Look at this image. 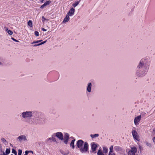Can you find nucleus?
Instances as JSON below:
<instances>
[{
	"instance_id": "f257e3e1",
	"label": "nucleus",
	"mask_w": 155,
	"mask_h": 155,
	"mask_svg": "<svg viewBox=\"0 0 155 155\" xmlns=\"http://www.w3.org/2000/svg\"><path fill=\"white\" fill-rule=\"evenodd\" d=\"M150 61L148 60L142 59L140 61L137 67L136 74L138 77H142L147 73L149 67Z\"/></svg>"
},
{
	"instance_id": "f03ea898",
	"label": "nucleus",
	"mask_w": 155,
	"mask_h": 155,
	"mask_svg": "<svg viewBox=\"0 0 155 155\" xmlns=\"http://www.w3.org/2000/svg\"><path fill=\"white\" fill-rule=\"evenodd\" d=\"M76 145L81 153H86L88 151V143L87 142H84L82 140H78L77 142Z\"/></svg>"
},
{
	"instance_id": "7ed1b4c3",
	"label": "nucleus",
	"mask_w": 155,
	"mask_h": 155,
	"mask_svg": "<svg viewBox=\"0 0 155 155\" xmlns=\"http://www.w3.org/2000/svg\"><path fill=\"white\" fill-rule=\"evenodd\" d=\"M76 145L81 153H86L88 151V143L87 142H84L82 140H78L77 142Z\"/></svg>"
},
{
	"instance_id": "20e7f679",
	"label": "nucleus",
	"mask_w": 155,
	"mask_h": 155,
	"mask_svg": "<svg viewBox=\"0 0 155 155\" xmlns=\"http://www.w3.org/2000/svg\"><path fill=\"white\" fill-rule=\"evenodd\" d=\"M53 136L57 137L60 140L63 141L65 144H67L68 142L69 138V135L67 133H64V136L63 134L61 132H58L54 133Z\"/></svg>"
},
{
	"instance_id": "39448f33",
	"label": "nucleus",
	"mask_w": 155,
	"mask_h": 155,
	"mask_svg": "<svg viewBox=\"0 0 155 155\" xmlns=\"http://www.w3.org/2000/svg\"><path fill=\"white\" fill-rule=\"evenodd\" d=\"M40 116V113L35 112L33 115V117L29 120L28 123L32 125L37 124L39 121Z\"/></svg>"
},
{
	"instance_id": "423d86ee",
	"label": "nucleus",
	"mask_w": 155,
	"mask_h": 155,
	"mask_svg": "<svg viewBox=\"0 0 155 155\" xmlns=\"http://www.w3.org/2000/svg\"><path fill=\"white\" fill-rule=\"evenodd\" d=\"M35 112L31 111H24L21 113V116L24 119L31 118Z\"/></svg>"
},
{
	"instance_id": "0eeeda50",
	"label": "nucleus",
	"mask_w": 155,
	"mask_h": 155,
	"mask_svg": "<svg viewBox=\"0 0 155 155\" xmlns=\"http://www.w3.org/2000/svg\"><path fill=\"white\" fill-rule=\"evenodd\" d=\"M132 134L133 138L135 140L137 141H139L140 140L138 134L136 130H132Z\"/></svg>"
},
{
	"instance_id": "6e6552de",
	"label": "nucleus",
	"mask_w": 155,
	"mask_h": 155,
	"mask_svg": "<svg viewBox=\"0 0 155 155\" xmlns=\"http://www.w3.org/2000/svg\"><path fill=\"white\" fill-rule=\"evenodd\" d=\"M137 149L136 147H131L128 153V155H136L135 154L137 153Z\"/></svg>"
},
{
	"instance_id": "1a4fd4ad",
	"label": "nucleus",
	"mask_w": 155,
	"mask_h": 155,
	"mask_svg": "<svg viewBox=\"0 0 155 155\" xmlns=\"http://www.w3.org/2000/svg\"><path fill=\"white\" fill-rule=\"evenodd\" d=\"M17 139L20 142L23 141H27V140L26 136L24 135H21L17 137Z\"/></svg>"
},
{
	"instance_id": "9d476101",
	"label": "nucleus",
	"mask_w": 155,
	"mask_h": 155,
	"mask_svg": "<svg viewBox=\"0 0 155 155\" xmlns=\"http://www.w3.org/2000/svg\"><path fill=\"white\" fill-rule=\"evenodd\" d=\"M92 84L91 83H88L86 87V92L91 93V92Z\"/></svg>"
},
{
	"instance_id": "9b49d317",
	"label": "nucleus",
	"mask_w": 155,
	"mask_h": 155,
	"mask_svg": "<svg viewBox=\"0 0 155 155\" xmlns=\"http://www.w3.org/2000/svg\"><path fill=\"white\" fill-rule=\"evenodd\" d=\"M91 149L92 152H94L95 151L97 147V145L96 143L94 142H92L91 144Z\"/></svg>"
},
{
	"instance_id": "f8f14e48",
	"label": "nucleus",
	"mask_w": 155,
	"mask_h": 155,
	"mask_svg": "<svg viewBox=\"0 0 155 155\" xmlns=\"http://www.w3.org/2000/svg\"><path fill=\"white\" fill-rule=\"evenodd\" d=\"M141 118V116L139 115L135 117L134 119V124L137 125L139 124V122L140 121Z\"/></svg>"
},
{
	"instance_id": "ddd939ff",
	"label": "nucleus",
	"mask_w": 155,
	"mask_h": 155,
	"mask_svg": "<svg viewBox=\"0 0 155 155\" xmlns=\"http://www.w3.org/2000/svg\"><path fill=\"white\" fill-rule=\"evenodd\" d=\"M51 2V1H46L44 4L42 5L40 7V8L41 9H43L45 7V6L47 5H49Z\"/></svg>"
},
{
	"instance_id": "4468645a",
	"label": "nucleus",
	"mask_w": 155,
	"mask_h": 155,
	"mask_svg": "<svg viewBox=\"0 0 155 155\" xmlns=\"http://www.w3.org/2000/svg\"><path fill=\"white\" fill-rule=\"evenodd\" d=\"M75 9L73 8H71L68 13V15L70 16H72L74 14Z\"/></svg>"
},
{
	"instance_id": "2eb2a0df",
	"label": "nucleus",
	"mask_w": 155,
	"mask_h": 155,
	"mask_svg": "<svg viewBox=\"0 0 155 155\" xmlns=\"http://www.w3.org/2000/svg\"><path fill=\"white\" fill-rule=\"evenodd\" d=\"M60 152L63 155H67L69 153V151L68 150H60Z\"/></svg>"
},
{
	"instance_id": "dca6fc26",
	"label": "nucleus",
	"mask_w": 155,
	"mask_h": 155,
	"mask_svg": "<svg viewBox=\"0 0 155 155\" xmlns=\"http://www.w3.org/2000/svg\"><path fill=\"white\" fill-rule=\"evenodd\" d=\"M69 16L68 15H66V16L64 18V20L63 21V23H66V22L68 21L69 20V19H70Z\"/></svg>"
},
{
	"instance_id": "f3484780",
	"label": "nucleus",
	"mask_w": 155,
	"mask_h": 155,
	"mask_svg": "<svg viewBox=\"0 0 155 155\" xmlns=\"http://www.w3.org/2000/svg\"><path fill=\"white\" fill-rule=\"evenodd\" d=\"M97 154L98 155H104V154L103 153L102 150L101 149V147H100L98 150L97 153Z\"/></svg>"
},
{
	"instance_id": "a211bd4d",
	"label": "nucleus",
	"mask_w": 155,
	"mask_h": 155,
	"mask_svg": "<svg viewBox=\"0 0 155 155\" xmlns=\"http://www.w3.org/2000/svg\"><path fill=\"white\" fill-rule=\"evenodd\" d=\"M75 141V140L74 139L71 141L70 143V146L73 149L74 148V143Z\"/></svg>"
},
{
	"instance_id": "6ab92c4d",
	"label": "nucleus",
	"mask_w": 155,
	"mask_h": 155,
	"mask_svg": "<svg viewBox=\"0 0 155 155\" xmlns=\"http://www.w3.org/2000/svg\"><path fill=\"white\" fill-rule=\"evenodd\" d=\"M46 41H47L46 40V41H43L42 42H41V43L38 44H35L34 45H33V47H36V46H39V45H42V44H43L44 43H45L46 42Z\"/></svg>"
},
{
	"instance_id": "aec40b11",
	"label": "nucleus",
	"mask_w": 155,
	"mask_h": 155,
	"mask_svg": "<svg viewBox=\"0 0 155 155\" xmlns=\"http://www.w3.org/2000/svg\"><path fill=\"white\" fill-rule=\"evenodd\" d=\"M90 136L91 138H93L98 137L99 136V134H91Z\"/></svg>"
},
{
	"instance_id": "412c9836",
	"label": "nucleus",
	"mask_w": 155,
	"mask_h": 155,
	"mask_svg": "<svg viewBox=\"0 0 155 155\" xmlns=\"http://www.w3.org/2000/svg\"><path fill=\"white\" fill-rule=\"evenodd\" d=\"M103 151L104 153H107L108 151V149L107 148L105 147H103Z\"/></svg>"
},
{
	"instance_id": "4be33fe9",
	"label": "nucleus",
	"mask_w": 155,
	"mask_h": 155,
	"mask_svg": "<svg viewBox=\"0 0 155 155\" xmlns=\"http://www.w3.org/2000/svg\"><path fill=\"white\" fill-rule=\"evenodd\" d=\"M114 149L116 151H119L120 150L121 148L119 147L115 146L114 147Z\"/></svg>"
},
{
	"instance_id": "5701e85b",
	"label": "nucleus",
	"mask_w": 155,
	"mask_h": 155,
	"mask_svg": "<svg viewBox=\"0 0 155 155\" xmlns=\"http://www.w3.org/2000/svg\"><path fill=\"white\" fill-rule=\"evenodd\" d=\"M28 24L30 27H32V21L31 20H29L28 22Z\"/></svg>"
},
{
	"instance_id": "b1692460",
	"label": "nucleus",
	"mask_w": 155,
	"mask_h": 155,
	"mask_svg": "<svg viewBox=\"0 0 155 155\" xmlns=\"http://www.w3.org/2000/svg\"><path fill=\"white\" fill-rule=\"evenodd\" d=\"M80 2V1L76 2L74 3L72 5L74 7H75L79 4Z\"/></svg>"
},
{
	"instance_id": "393cba45",
	"label": "nucleus",
	"mask_w": 155,
	"mask_h": 155,
	"mask_svg": "<svg viewBox=\"0 0 155 155\" xmlns=\"http://www.w3.org/2000/svg\"><path fill=\"white\" fill-rule=\"evenodd\" d=\"M42 41V40H39L37 41H34L33 42H32L31 43V44H35V43H39V42H41Z\"/></svg>"
},
{
	"instance_id": "a878e982",
	"label": "nucleus",
	"mask_w": 155,
	"mask_h": 155,
	"mask_svg": "<svg viewBox=\"0 0 155 155\" xmlns=\"http://www.w3.org/2000/svg\"><path fill=\"white\" fill-rule=\"evenodd\" d=\"M113 146H111L109 148V152H113Z\"/></svg>"
},
{
	"instance_id": "bb28decb",
	"label": "nucleus",
	"mask_w": 155,
	"mask_h": 155,
	"mask_svg": "<svg viewBox=\"0 0 155 155\" xmlns=\"http://www.w3.org/2000/svg\"><path fill=\"white\" fill-rule=\"evenodd\" d=\"M12 153L14 154L15 155H17V152L16 151L13 149L12 150Z\"/></svg>"
},
{
	"instance_id": "cd10ccee",
	"label": "nucleus",
	"mask_w": 155,
	"mask_h": 155,
	"mask_svg": "<svg viewBox=\"0 0 155 155\" xmlns=\"http://www.w3.org/2000/svg\"><path fill=\"white\" fill-rule=\"evenodd\" d=\"M6 153L8 154L10 152V149L7 148L6 150Z\"/></svg>"
},
{
	"instance_id": "c85d7f7f",
	"label": "nucleus",
	"mask_w": 155,
	"mask_h": 155,
	"mask_svg": "<svg viewBox=\"0 0 155 155\" xmlns=\"http://www.w3.org/2000/svg\"><path fill=\"white\" fill-rule=\"evenodd\" d=\"M146 144L150 147H151V144L150 143H149L148 142H146Z\"/></svg>"
},
{
	"instance_id": "c756f323",
	"label": "nucleus",
	"mask_w": 155,
	"mask_h": 155,
	"mask_svg": "<svg viewBox=\"0 0 155 155\" xmlns=\"http://www.w3.org/2000/svg\"><path fill=\"white\" fill-rule=\"evenodd\" d=\"M22 153V150H21L19 149L18 150V155H21Z\"/></svg>"
},
{
	"instance_id": "7c9ffc66",
	"label": "nucleus",
	"mask_w": 155,
	"mask_h": 155,
	"mask_svg": "<svg viewBox=\"0 0 155 155\" xmlns=\"http://www.w3.org/2000/svg\"><path fill=\"white\" fill-rule=\"evenodd\" d=\"M34 33L35 35L37 36H39V32L38 31H35Z\"/></svg>"
},
{
	"instance_id": "2f4dec72",
	"label": "nucleus",
	"mask_w": 155,
	"mask_h": 155,
	"mask_svg": "<svg viewBox=\"0 0 155 155\" xmlns=\"http://www.w3.org/2000/svg\"><path fill=\"white\" fill-rule=\"evenodd\" d=\"M7 32L10 35H12L13 34V32L11 30H9V31H8Z\"/></svg>"
},
{
	"instance_id": "473e14b6",
	"label": "nucleus",
	"mask_w": 155,
	"mask_h": 155,
	"mask_svg": "<svg viewBox=\"0 0 155 155\" xmlns=\"http://www.w3.org/2000/svg\"><path fill=\"white\" fill-rule=\"evenodd\" d=\"M147 113H148V112L147 111L143 112H142L141 113V115L142 116H144V115H145L146 114H147Z\"/></svg>"
},
{
	"instance_id": "72a5a7b5",
	"label": "nucleus",
	"mask_w": 155,
	"mask_h": 155,
	"mask_svg": "<svg viewBox=\"0 0 155 155\" xmlns=\"http://www.w3.org/2000/svg\"><path fill=\"white\" fill-rule=\"evenodd\" d=\"M11 39L13 40L14 41H15V42H18L19 41L16 40L14 38H11Z\"/></svg>"
},
{
	"instance_id": "f704fd0d",
	"label": "nucleus",
	"mask_w": 155,
	"mask_h": 155,
	"mask_svg": "<svg viewBox=\"0 0 155 155\" xmlns=\"http://www.w3.org/2000/svg\"><path fill=\"white\" fill-rule=\"evenodd\" d=\"M108 155H115V154L113 152H109Z\"/></svg>"
},
{
	"instance_id": "c9c22d12",
	"label": "nucleus",
	"mask_w": 155,
	"mask_h": 155,
	"mask_svg": "<svg viewBox=\"0 0 155 155\" xmlns=\"http://www.w3.org/2000/svg\"><path fill=\"white\" fill-rule=\"evenodd\" d=\"M54 142H56V139L55 138H54L53 137V138H52V140Z\"/></svg>"
},
{
	"instance_id": "e433bc0d",
	"label": "nucleus",
	"mask_w": 155,
	"mask_h": 155,
	"mask_svg": "<svg viewBox=\"0 0 155 155\" xmlns=\"http://www.w3.org/2000/svg\"><path fill=\"white\" fill-rule=\"evenodd\" d=\"M46 20V19L43 16L42 17V21H45V20Z\"/></svg>"
},
{
	"instance_id": "4c0bfd02",
	"label": "nucleus",
	"mask_w": 155,
	"mask_h": 155,
	"mask_svg": "<svg viewBox=\"0 0 155 155\" xmlns=\"http://www.w3.org/2000/svg\"><path fill=\"white\" fill-rule=\"evenodd\" d=\"M53 136V135H52V137H50V138H49L48 139V140H52V138H53V136Z\"/></svg>"
},
{
	"instance_id": "58836bf2",
	"label": "nucleus",
	"mask_w": 155,
	"mask_h": 155,
	"mask_svg": "<svg viewBox=\"0 0 155 155\" xmlns=\"http://www.w3.org/2000/svg\"><path fill=\"white\" fill-rule=\"evenodd\" d=\"M152 140H153L154 143L155 144V137H153L152 138Z\"/></svg>"
},
{
	"instance_id": "ea45409f",
	"label": "nucleus",
	"mask_w": 155,
	"mask_h": 155,
	"mask_svg": "<svg viewBox=\"0 0 155 155\" xmlns=\"http://www.w3.org/2000/svg\"><path fill=\"white\" fill-rule=\"evenodd\" d=\"M25 154H24V155H28V150H26L25 151Z\"/></svg>"
},
{
	"instance_id": "a19ab883",
	"label": "nucleus",
	"mask_w": 155,
	"mask_h": 155,
	"mask_svg": "<svg viewBox=\"0 0 155 155\" xmlns=\"http://www.w3.org/2000/svg\"><path fill=\"white\" fill-rule=\"evenodd\" d=\"M41 30L43 31H47V30L45 29L44 28H41Z\"/></svg>"
},
{
	"instance_id": "79ce46f5",
	"label": "nucleus",
	"mask_w": 155,
	"mask_h": 155,
	"mask_svg": "<svg viewBox=\"0 0 155 155\" xmlns=\"http://www.w3.org/2000/svg\"><path fill=\"white\" fill-rule=\"evenodd\" d=\"M28 152L29 153H31L32 154L33 153V152L31 151V150H29V151H28Z\"/></svg>"
},
{
	"instance_id": "37998d69",
	"label": "nucleus",
	"mask_w": 155,
	"mask_h": 155,
	"mask_svg": "<svg viewBox=\"0 0 155 155\" xmlns=\"http://www.w3.org/2000/svg\"><path fill=\"white\" fill-rule=\"evenodd\" d=\"M5 30L7 32H8V31H9V30H8L7 28H6V27H5Z\"/></svg>"
},
{
	"instance_id": "c03bdc74",
	"label": "nucleus",
	"mask_w": 155,
	"mask_h": 155,
	"mask_svg": "<svg viewBox=\"0 0 155 155\" xmlns=\"http://www.w3.org/2000/svg\"><path fill=\"white\" fill-rule=\"evenodd\" d=\"M8 154H7V153H5V152H4L3 153V155H8Z\"/></svg>"
},
{
	"instance_id": "a18cd8bd",
	"label": "nucleus",
	"mask_w": 155,
	"mask_h": 155,
	"mask_svg": "<svg viewBox=\"0 0 155 155\" xmlns=\"http://www.w3.org/2000/svg\"><path fill=\"white\" fill-rule=\"evenodd\" d=\"M3 63L1 61H0V65H2Z\"/></svg>"
},
{
	"instance_id": "49530a36",
	"label": "nucleus",
	"mask_w": 155,
	"mask_h": 155,
	"mask_svg": "<svg viewBox=\"0 0 155 155\" xmlns=\"http://www.w3.org/2000/svg\"><path fill=\"white\" fill-rule=\"evenodd\" d=\"M44 0H41V2L42 3L43 2V1H44Z\"/></svg>"
},
{
	"instance_id": "de8ad7c7",
	"label": "nucleus",
	"mask_w": 155,
	"mask_h": 155,
	"mask_svg": "<svg viewBox=\"0 0 155 155\" xmlns=\"http://www.w3.org/2000/svg\"><path fill=\"white\" fill-rule=\"evenodd\" d=\"M83 146H82V148H83Z\"/></svg>"
},
{
	"instance_id": "09e8293b",
	"label": "nucleus",
	"mask_w": 155,
	"mask_h": 155,
	"mask_svg": "<svg viewBox=\"0 0 155 155\" xmlns=\"http://www.w3.org/2000/svg\"><path fill=\"white\" fill-rule=\"evenodd\" d=\"M81 0H79V1L80 2Z\"/></svg>"
},
{
	"instance_id": "8fccbe9b",
	"label": "nucleus",
	"mask_w": 155,
	"mask_h": 155,
	"mask_svg": "<svg viewBox=\"0 0 155 155\" xmlns=\"http://www.w3.org/2000/svg\"><path fill=\"white\" fill-rule=\"evenodd\" d=\"M11 155H13V154H11Z\"/></svg>"
}]
</instances>
